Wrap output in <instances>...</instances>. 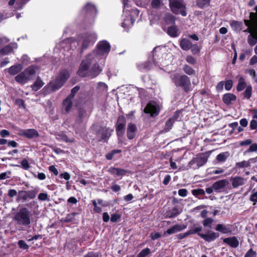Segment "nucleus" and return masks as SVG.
Segmentation results:
<instances>
[{"label": "nucleus", "instance_id": "nucleus-1", "mask_svg": "<svg viewBox=\"0 0 257 257\" xmlns=\"http://www.w3.org/2000/svg\"><path fill=\"white\" fill-rule=\"evenodd\" d=\"M110 50V45L107 41H100L97 44L96 51L90 53L82 60L77 71L78 74L81 77L93 78L97 76L102 71V68L98 64V61L101 57H105Z\"/></svg>", "mask_w": 257, "mask_h": 257}, {"label": "nucleus", "instance_id": "nucleus-2", "mask_svg": "<svg viewBox=\"0 0 257 257\" xmlns=\"http://www.w3.org/2000/svg\"><path fill=\"white\" fill-rule=\"evenodd\" d=\"M97 39V35L94 32L86 33L78 37V40L73 38L66 39L60 43V47L64 51H69L70 49L74 50L79 45L81 47V51L90 45H92Z\"/></svg>", "mask_w": 257, "mask_h": 257}, {"label": "nucleus", "instance_id": "nucleus-3", "mask_svg": "<svg viewBox=\"0 0 257 257\" xmlns=\"http://www.w3.org/2000/svg\"><path fill=\"white\" fill-rule=\"evenodd\" d=\"M123 4V12L122 16L123 22L121 26L125 30L128 31L132 27L136 19L139 18V11L136 9L131 8L129 7V0H122Z\"/></svg>", "mask_w": 257, "mask_h": 257}, {"label": "nucleus", "instance_id": "nucleus-4", "mask_svg": "<svg viewBox=\"0 0 257 257\" xmlns=\"http://www.w3.org/2000/svg\"><path fill=\"white\" fill-rule=\"evenodd\" d=\"M70 76L69 72L63 70L60 72L55 80L49 82L43 89L45 94L50 93L60 89L65 83Z\"/></svg>", "mask_w": 257, "mask_h": 257}, {"label": "nucleus", "instance_id": "nucleus-5", "mask_svg": "<svg viewBox=\"0 0 257 257\" xmlns=\"http://www.w3.org/2000/svg\"><path fill=\"white\" fill-rule=\"evenodd\" d=\"M172 79L176 86L183 87L186 92L190 90L191 82L189 77L186 75L175 74L172 76Z\"/></svg>", "mask_w": 257, "mask_h": 257}, {"label": "nucleus", "instance_id": "nucleus-6", "mask_svg": "<svg viewBox=\"0 0 257 257\" xmlns=\"http://www.w3.org/2000/svg\"><path fill=\"white\" fill-rule=\"evenodd\" d=\"M15 219L20 225L27 226L31 223L30 212L26 208H22L15 216Z\"/></svg>", "mask_w": 257, "mask_h": 257}, {"label": "nucleus", "instance_id": "nucleus-7", "mask_svg": "<svg viewBox=\"0 0 257 257\" xmlns=\"http://www.w3.org/2000/svg\"><path fill=\"white\" fill-rule=\"evenodd\" d=\"M170 7L172 12L175 14L186 16V5L182 0H170Z\"/></svg>", "mask_w": 257, "mask_h": 257}, {"label": "nucleus", "instance_id": "nucleus-8", "mask_svg": "<svg viewBox=\"0 0 257 257\" xmlns=\"http://www.w3.org/2000/svg\"><path fill=\"white\" fill-rule=\"evenodd\" d=\"M207 162L206 157L203 155L197 156L194 158L189 163L190 167L194 169H198L201 166L204 165Z\"/></svg>", "mask_w": 257, "mask_h": 257}, {"label": "nucleus", "instance_id": "nucleus-9", "mask_svg": "<svg viewBox=\"0 0 257 257\" xmlns=\"http://www.w3.org/2000/svg\"><path fill=\"white\" fill-rule=\"evenodd\" d=\"M160 108L159 105L154 101L150 102L144 109V112L150 113L152 116H155L159 114Z\"/></svg>", "mask_w": 257, "mask_h": 257}, {"label": "nucleus", "instance_id": "nucleus-10", "mask_svg": "<svg viewBox=\"0 0 257 257\" xmlns=\"http://www.w3.org/2000/svg\"><path fill=\"white\" fill-rule=\"evenodd\" d=\"M125 118L123 116H119L117 118L116 126V132L119 137L123 136L125 131Z\"/></svg>", "mask_w": 257, "mask_h": 257}, {"label": "nucleus", "instance_id": "nucleus-11", "mask_svg": "<svg viewBox=\"0 0 257 257\" xmlns=\"http://www.w3.org/2000/svg\"><path fill=\"white\" fill-rule=\"evenodd\" d=\"M158 48H155L153 51V61L155 65H157L159 67L161 66H164L168 64L167 62L164 61L163 59L161 58H159L161 53L158 51Z\"/></svg>", "mask_w": 257, "mask_h": 257}, {"label": "nucleus", "instance_id": "nucleus-12", "mask_svg": "<svg viewBox=\"0 0 257 257\" xmlns=\"http://www.w3.org/2000/svg\"><path fill=\"white\" fill-rule=\"evenodd\" d=\"M186 226L181 224H177L168 229L164 232V235L167 236L180 232L186 228Z\"/></svg>", "mask_w": 257, "mask_h": 257}, {"label": "nucleus", "instance_id": "nucleus-13", "mask_svg": "<svg viewBox=\"0 0 257 257\" xmlns=\"http://www.w3.org/2000/svg\"><path fill=\"white\" fill-rule=\"evenodd\" d=\"M20 134L29 139L37 138L39 136L38 132L35 129H25L20 131Z\"/></svg>", "mask_w": 257, "mask_h": 257}, {"label": "nucleus", "instance_id": "nucleus-14", "mask_svg": "<svg viewBox=\"0 0 257 257\" xmlns=\"http://www.w3.org/2000/svg\"><path fill=\"white\" fill-rule=\"evenodd\" d=\"M198 235L201 238L204 239L205 241L211 242L214 240L216 238L219 237V234L216 232L212 231H208L206 234L198 233Z\"/></svg>", "mask_w": 257, "mask_h": 257}, {"label": "nucleus", "instance_id": "nucleus-15", "mask_svg": "<svg viewBox=\"0 0 257 257\" xmlns=\"http://www.w3.org/2000/svg\"><path fill=\"white\" fill-rule=\"evenodd\" d=\"M137 132L136 125L132 123H129L126 128V135L129 140H133L136 136Z\"/></svg>", "mask_w": 257, "mask_h": 257}, {"label": "nucleus", "instance_id": "nucleus-16", "mask_svg": "<svg viewBox=\"0 0 257 257\" xmlns=\"http://www.w3.org/2000/svg\"><path fill=\"white\" fill-rule=\"evenodd\" d=\"M17 44L15 43H12L0 49V54L2 55H8L12 53L15 49L17 48Z\"/></svg>", "mask_w": 257, "mask_h": 257}, {"label": "nucleus", "instance_id": "nucleus-17", "mask_svg": "<svg viewBox=\"0 0 257 257\" xmlns=\"http://www.w3.org/2000/svg\"><path fill=\"white\" fill-rule=\"evenodd\" d=\"M73 95H69L63 101L62 108L68 113L72 107Z\"/></svg>", "mask_w": 257, "mask_h": 257}, {"label": "nucleus", "instance_id": "nucleus-18", "mask_svg": "<svg viewBox=\"0 0 257 257\" xmlns=\"http://www.w3.org/2000/svg\"><path fill=\"white\" fill-rule=\"evenodd\" d=\"M230 180L232 187L234 188H237L243 185L246 182L245 179L239 176L231 177Z\"/></svg>", "mask_w": 257, "mask_h": 257}, {"label": "nucleus", "instance_id": "nucleus-19", "mask_svg": "<svg viewBox=\"0 0 257 257\" xmlns=\"http://www.w3.org/2000/svg\"><path fill=\"white\" fill-rule=\"evenodd\" d=\"M24 71L27 76L31 78V79L39 71V67L36 65H31L25 69Z\"/></svg>", "mask_w": 257, "mask_h": 257}, {"label": "nucleus", "instance_id": "nucleus-20", "mask_svg": "<svg viewBox=\"0 0 257 257\" xmlns=\"http://www.w3.org/2000/svg\"><path fill=\"white\" fill-rule=\"evenodd\" d=\"M228 183V181L226 179L221 180L213 183V188L215 191L220 192Z\"/></svg>", "mask_w": 257, "mask_h": 257}, {"label": "nucleus", "instance_id": "nucleus-21", "mask_svg": "<svg viewBox=\"0 0 257 257\" xmlns=\"http://www.w3.org/2000/svg\"><path fill=\"white\" fill-rule=\"evenodd\" d=\"M15 80L19 83L25 84L31 80V78L28 77L23 71L18 74L15 78Z\"/></svg>", "mask_w": 257, "mask_h": 257}, {"label": "nucleus", "instance_id": "nucleus-22", "mask_svg": "<svg viewBox=\"0 0 257 257\" xmlns=\"http://www.w3.org/2000/svg\"><path fill=\"white\" fill-rule=\"evenodd\" d=\"M108 172L110 174L116 176H123L127 173V171L124 169L112 167L108 169Z\"/></svg>", "mask_w": 257, "mask_h": 257}, {"label": "nucleus", "instance_id": "nucleus-23", "mask_svg": "<svg viewBox=\"0 0 257 257\" xmlns=\"http://www.w3.org/2000/svg\"><path fill=\"white\" fill-rule=\"evenodd\" d=\"M111 130L105 127H101L98 132V135L101 137V139L104 141H107L111 135Z\"/></svg>", "mask_w": 257, "mask_h": 257}, {"label": "nucleus", "instance_id": "nucleus-24", "mask_svg": "<svg viewBox=\"0 0 257 257\" xmlns=\"http://www.w3.org/2000/svg\"><path fill=\"white\" fill-rule=\"evenodd\" d=\"M28 1L29 0H10L9 2V5L13 6L15 4V9L20 10L22 9Z\"/></svg>", "mask_w": 257, "mask_h": 257}, {"label": "nucleus", "instance_id": "nucleus-25", "mask_svg": "<svg viewBox=\"0 0 257 257\" xmlns=\"http://www.w3.org/2000/svg\"><path fill=\"white\" fill-rule=\"evenodd\" d=\"M23 69V66L21 64H18L10 67L8 69H6L11 75H15L20 72Z\"/></svg>", "mask_w": 257, "mask_h": 257}, {"label": "nucleus", "instance_id": "nucleus-26", "mask_svg": "<svg viewBox=\"0 0 257 257\" xmlns=\"http://www.w3.org/2000/svg\"><path fill=\"white\" fill-rule=\"evenodd\" d=\"M223 242L233 248L237 247L239 245L238 240L235 236L225 238Z\"/></svg>", "mask_w": 257, "mask_h": 257}, {"label": "nucleus", "instance_id": "nucleus-27", "mask_svg": "<svg viewBox=\"0 0 257 257\" xmlns=\"http://www.w3.org/2000/svg\"><path fill=\"white\" fill-rule=\"evenodd\" d=\"M215 229L224 234L231 232V226L229 224L225 225L223 224H218L216 226Z\"/></svg>", "mask_w": 257, "mask_h": 257}, {"label": "nucleus", "instance_id": "nucleus-28", "mask_svg": "<svg viewBox=\"0 0 257 257\" xmlns=\"http://www.w3.org/2000/svg\"><path fill=\"white\" fill-rule=\"evenodd\" d=\"M83 10L87 13H89L91 15H95L97 13L95 6L90 3H88L85 5L83 8Z\"/></svg>", "mask_w": 257, "mask_h": 257}, {"label": "nucleus", "instance_id": "nucleus-29", "mask_svg": "<svg viewBox=\"0 0 257 257\" xmlns=\"http://www.w3.org/2000/svg\"><path fill=\"white\" fill-rule=\"evenodd\" d=\"M167 33L171 37H176L179 35L180 32L177 27L176 26L173 25L169 27L167 30Z\"/></svg>", "mask_w": 257, "mask_h": 257}, {"label": "nucleus", "instance_id": "nucleus-30", "mask_svg": "<svg viewBox=\"0 0 257 257\" xmlns=\"http://www.w3.org/2000/svg\"><path fill=\"white\" fill-rule=\"evenodd\" d=\"M235 99L236 96L230 93H226L223 96V101L226 104L231 103L232 101H234Z\"/></svg>", "mask_w": 257, "mask_h": 257}, {"label": "nucleus", "instance_id": "nucleus-31", "mask_svg": "<svg viewBox=\"0 0 257 257\" xmlns=\"http://www.w3.org/2000/svg\"><path fill=\"white\" fill-rule=\"evenodd\" d=\"M247 42L251 46H254L257 43V31L254 34H249L247 37Z\"/></svg>", "mask_w": 257, "mask_h": 257}, {"label": "nucleus", "instance_id": "nucleus-32", "mask_svg": "<svg viewBox=\"0 0 257 257\" xmlns=\"http://www.w3.org/2000/svg\"><path fill=\"white\" fill-rule=\"evenodd\" d=\"M180 45L183 50H188L192 46V43L189 40L183 39L180 41Z\"/></svg>", "mask_w": 257, "mask_h": 257}, {"label": "nucleus", "instance_id": "nucleus-33", "mask_svg": "<svg viewBox=\"0 0 257 257\" xmlns=\"http://www.w3.org/2000/svg\"><path fill=\"white\" fill-rule=\"evenodd\" d=\"M44 84V83L38 77L34 83L31 85V88L33 90L36 91L40 89Z\"/></svg>", "mask_w": 257, "mask_h": 257}, {"label": "nucleus", "instance_id": "nucleus-34", "mask_svg": "<svg viewBox=\"0 0 257 257\" xmlns=\"http://www.w3.org/2000/svg\"><path fill=\"white\" fill-rule=\"evenodd\" d=\"M230 26L233 30L239 32L242 30V23L238 21H233L230 23Z\"/></svg>", "mask_w": 257, "mask_h": 257}, {"label": "nucleus", "instance_id": "nucleus-35", "mask_svg": "<svg viewBox=\"0 0 257 257\" xmlns=\"http://www.w3.org/2000/svg\"><path fill=\"white\" fill-rule=\"evenodd\" d=\"M165 23L167 25L173 24L175 23V18L171 14H166L163 17Z\"/></svg>", "mask_w": 257, "mask_h": 257}, {"label": "nucleus", "instance_id": "nucleus-36", "mask_svg": "<svg viewBox=\"0 0 257 257\" xmlns=\"http://www.w3.org/2000/svg\"><path fill=\"white\" fill-rule=\"evenodd\" d=\"M27 199V191L22 190L18 192L17 198V202H20L21 200H26Z\"/></svg>", "mask_w": 257, "mask_h": 257}, {"label": "nucleus", "instance_id": "nucleus-37", "mask_svg": "<svg viewBox=\"0 0 257 257\" xmlns=\"http://www.w3.org/2000/svg\"><path fill=\"white\" fill-rule=\"evenodd\" d=\"M86 116V111L83 108H80L78 110V116L76 119V122L80 123L82 122L83 118Z\"/></svg>", "mask_w": 257, "mask_h": 257}, {"label": "nucleus", "instance_id": "nucleus-38", "mask_svg": "<svg viewBox=\"0 0 257 257\" xmlns=\"http://www.w3.org/2000/svg\"><path fill=\"white\" fill-rule=\"evenodd\" d=\"M228 152H224L218 154L216 157V160L219 162H225L227 157H228Z\"/></svg>", "mask_w": 257, "mask_h": 257}, {"label": "nucleus", "instance_id": "nucleus-39", "mask_svg": "<svg viewBox=\"0 0 257 257\" xmlns=\"http://www.w3.org/2000/svg\"><path fill=\"white\" fill-rule=\"evenodd\" d=\"M183 70L184 72L189 75H194L195 71V70L192 68L190 66L185 65L183 67Z\"/></svg>", "mask_w": 257, "mask_h": 257}, {"label": "nucleus", "instance_id": "nucleus-40", "mask_svg": "<svg viewBox=\"0 0 257 257\" xmlns=\"http://www.w3.org/2000/svg\"><path fill=\"white\" fill-rule=\"evenodd\" d=\"M257 31V21L255 24L252 25L251 27H248L246 30L244 31V32L249 33V34H254V32Z\"/></svg>", "mask_w": 257, "mask_h": 257}, {"label": "nucleus", "instance_id": "nucleus-41", "mask_svg": "<svg viewBox=\"0 0 257 257\" xmlns=\"http://www.w3.org/2000/svg\"><path fill=\"white\" fill-rule=\"evenodd\" d=\"M245 86V83L244 82V79L241 77L239 79V83L237 86V90L238 91H240L242 90Z\"/></svg>", "mask_w": 257, "mask_h": 257}, {"label": "nucleus", "instance_id": "nucleus-42", "mask_svg": "<svg viewBox=\"0 0 257 257\" xmlns=\"http://www.w3.org/2000/svg\"><path fill=\"white\" fill-rule=\"evenodd\" d=\"M213 222V220L211 218H206L203 221L204 226L211 228V224Z\"/></svg>", "mask_w": 257, "mask_h": 257}, {"label": "nucleus", "instance_id": "nucleus-43", "mask_svg": "<svg viewBox=\"0 0 257 257\" xmlns=\"http://www.w3.org/2000/svg\"><path fill=\"white\" fill-rule=\"evenodd\" d=\"M235 166L236 168H245L250 166L248 161H243L240 162L236 163Z\"/></svg>", "mask_w": 257, "mask_h": 257}, {"label": "nucleus", "instance_id": "nucleus-44", "mask_svg": "<svg viewBox=\"0 0 257 257\" xmlns=\"http://www.w3.org/2000/svg\"><path fill=\"white\" fill-rule=\"evenodd\" d=\"M38 193V191L36 189L27 191V197L30 199H34Z\"/></svg>", "mask_w": 257, "mask_h": 257}, {"label": "nucleus", "instance_id": "nucleus-45", "mask_svg": "<svg viewBox=\"0 0 257 257\" xmlns=\"http://www.w3.org/2000/svg\"><path fill=\"white\" fill-rule=\"evenodd\" d=\"M210 0H197V5L200 8H203L205 5L209 4Z\"/></svg>", "mask_w": 257, "mask_h": 257}, {"label": "nucleus", "instance_id": "nucleus-46", "mask_svg": "<svg viewBox=\"0 0 257 257\" xmlns=\"http://www.w3.org/2000/svg\"><path fill=\"white\" fill-rule=\"evenodd\" d=\"M175 121L173 120V119H171V118L167 120V121L166 122L165 129L166 131H169L171 128L172 126L174 123Z\"/></svg>", "mask_w": 257, "mask_h": 257}, {"label": "nucleus", "instance_id": "nucleus-47", "mask_svg": "<svg viewBox=\"0 0 257 257\" xmlns=\"http://www.w3.org/2000/svg\"><path fill=\"white\" fill-rule=\"evenodd\" d=\"M192 194L194 196L199 195H204L205 194V191L202 189H194L192 191Z\"/></svg>", "mask_w": 257, "mask_h": 257}, {"label": "nucleus", "instance_id": "nucleus-48", "mask_svg": "<svg viewBox=\"0 0 257 257\" xmlns=\"http://www.w3.org/2000/svg\"><path fill=\"white\" fill-rule=\"evenodd\" d=\"M162 0H153L152 2V6L154 8H158L162 5Z\"/></svg>", "mask_w": 257, "mask_h": 257}, {"label": "nucleus", "instance_id": "nucleus-49", "mask_svg": "<svg viewBox=\"0 0 257 257\" xmlns=\"http://www.w3.org/2000/svg\"><path fill=\"white\" fill-rule=\"evenodd\" d=\"M150 252L149 248H147L143 249L138 255L137 257H145Z\"/></svg>", "mask_w": 257, "mask_h": 257}, {"label": "nucleus", "instance_id": "nucleus-50", "mask_svg": "<svg viewBox=\"0 0 257 257\" xmlns=\"http://www.w3.org/2000/svg\"><path fill=\"white\" fill-rule=\"evenodd\" d=\"M254 152H257V144L256 143L251 144L248 149L245 153H248Z\"/></svg>", "mask_w": 257, "mask_h": 257}, {"label": "nucleus", "instance_id": "nucleus-51", "mask_svg": "<svg viewBox=\"0 0 257 257\" xmlns=\"http://www.w3.org/2000/svg\"><path fill=\"white\" fill-rule=\"evenodd\" d=\"M98 88L100 91H106L107 89V86L103 82H99L98 83Z\"/></svg>", "mask_w": 257, "mask_h": 257}, {"label": "nucleus", "instance_id": "nucleus-52", "mask_svg": "<svg viewBox=\"0 0 257 257\" xmlns=\"http://www.w3.org/2000/svg\"><path fill=\"white\" fill-rule=\"evenodd\" d=\"M251 86H248L244 91V96L247 98H249L251 96Z\"/></svg>", "mask_w": 257, "mask_h": 257}, {"label": "nucleus", "instance_id": "nucleus-53", "mask_svg": "<svg viewBox=\"0 0 257 257\" xmlns=\"http://www.w3.org/2000/svg\"><path fill=\"white\" fill-rule=\"evenodd\" d=\"M38 199L41 201H45L49 200L48 196L47 193H41L38 195Z\"/></svg>", "mask_w": 257, "mask_h": 257}, {"label": "nucleus", "instance_id": "nucleus-54", "mask_svg": "<svg viewBox=\"0 0 257 257\" xmlns=\"http://www.w3.org/2000/svg\"><path fill=\"white\" fill-rule=\"evenodd\" d=\"M170 217L176 216L178 215V214H179V213H180L178 209L176 207L172 209L170 211Z\"/></svg>", "mask_w": 257, "mask_h": 257}, {"label": "nucleus", "instance_id": "nucleus-55", "mask_svg": "<svg viewBox=\"0 0 257 257\" xmlns=\"http://www.w3.org/2000/svg\"><path fill=\"white\" fill-rule=\"evenodd\" d=\"M256 253L252 248L249 249L244 255V257H255Z\"/></svg>", "mask_w": 257, "mask_h": 257}, {"label": "nucleus", "instance_id": "nucleus-56", "mask_svg": "<svg viewBox=\"0 0 257 257\" xmlns=\"http://www.w3.org/2000/svg\"><path fill=\"white\" fill-rule=\"evenodd\" d=\"M191 49V51L193 53V54H197V53H198L200 51L199 50V47L196 44H194V45H193L192 44V46L190 48Z\"/></svg>", "mask_w": 257, "mask_h": 257}, {"label": "nucleus", "instance_id": "nucleus-57", "mask_svg": "<svg viewBox=\"0 0 257 257\" xmlns=\"http://www.w3.org/2000/svg\"><path fill=\"white\" fill-rule=\"evenodd\" d=\"M120 217V216L118 214L114 213L111 215L110 220L112 222H116Z\"/></svg>", "mask_w": 257, "mask_h": 257}, {"label": "nucleus", "instance_id": "nucleus-58", "mask_svg": "<svg viewBox=\"0 0 257 257\" xmlns=\"http://www.w3.org/2000/svg\"><path fill=\"white\" fill-rule=\"evenodd\" d=\"M21 165L23 167V168L25 169V170H27L29 168L30 166H29V163H28V161H27V159H24L22 162H21Z\"/></svg>", "mask_w": 257, "mask_h": 257}, {"label": "nucleus", "instance_id": "nucleus-59", "mask_svg": "<svg viewBox=\"0 0 257 257\" xmlns=\"http://www.w3.org/2000/svg\"><path fill=\"white\" fill-rule=\"evenodd\" d=\"M232 81L230 80H227L224 83L225 88L226 90H229L232 86Z\"/></svg>", "mask_w": 257, "mask_h": 257}, {"label": "nucleus", "instance_id": "nucleus-60", "mask_svg": "<svg viewBox=\"0 0 257 257\" xmlns=\"http://www.w3.org/2000/svg\"><path fill=\"white\" fill-rule=\"evenodd\" d=\"M186 60L188 63L191 64H194L196 63L195 59L191 56H187Z\"/></svg>", "mask_w": 257, "mask_h": 257}, {"label": "nucleus", "instance_id": "nucleus-61", "mask_svg": "<svg viewBox=\"0 0 257 257\" xmlns=\"http://www.w3.org/2000/svg\"><path fill=\"white\" fill-rule=\"evenodd\" d=\"M18 245L20 248L23 249H27L28 248V245L24 240H19L18 241Z\"/></svg>", "mask_w": 257, "mask_h": 257}, {"label": "nucleus", "instance_id": "nucleus-62", "mask_svg": "<svg viewBox=\"0 0 257 257\" xmlns=\"http://www.w3.org/2000/svg\"><path fill=\"white\" fill-rule=\"evenodd\" d=\"M188 191L186 189H181L178 191V194L181 197H185L187 195Z\"/></svg>", "mask_w": 257, "mask_h": 257}, {"label": "nucleus", "instance_id": "nucleus-63", "mask_svg": "<svg viewBox=\"0 0 257 257\" xmlns=\"http://www.w3.org/2000/svg\"><path fill=\"white\" fill-rule=\"evenodd\" d=\"M49 170L50 172H52L55 176H57L58 175L59 173H58L57 169L53 165H51V166H49Z\"/></svg>", "mask_w": 257, "mask_h": 257}, {"label": "nucleus", "instance_id": "nucleus-64", "mask_svg": "<svg viewBox=\"0 0 257 257\" xmlns=\"http://www.w3.org/2000/svg\"><path fill=\"white\" fill-rule=\"evenodd\" d=\"M249 126L251 130H255L257 128V121L255 120H252L249 124Z\"/></svg>", "mask_w": 257, "mask_h": 257}]
</instances>
